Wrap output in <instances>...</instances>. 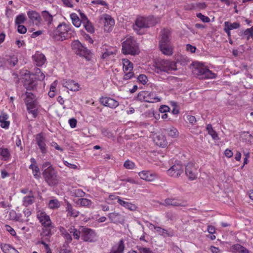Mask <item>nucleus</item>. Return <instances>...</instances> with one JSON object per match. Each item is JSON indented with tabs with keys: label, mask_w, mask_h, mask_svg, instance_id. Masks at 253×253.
<instances>
[{
	"label": "nucleus",
	"mask_w": 253,
	"mask_h": 253,
	"mask_svg": "<svg viewBox=\"0 0 253 253\" xmlns=\"http://www.w3.org/2000/svg\"><path fill=\"white\" fill-rule=\"evenodd\" d=\"M158 22L157 20L153 16L148 17L138 16L133 25V29L138 35L144 34L143 29L154 26Z\"/></svg>",
	"instance_id": "1"
},
{
	"label": "nucleus",
	"mask_w": 253,
	"mask_h": 253,
	"mask_svg": "<svg viewBox=\"0 0 253 253\" xmlns=\"http://www.w3.org/2000/svg\"><path fill=\"white\" fill-rule=\"evenodd\" d=\"M193 75L199 79H212L216 74L210 70L207 67L200 63H195L192 70Z\"/></svg>",
	"instance_id": "2"
},
{
	"label": "nucleus",
	"mask_w": 253,
	"mask_h": 253,
	"mask_svg": "<svg viewBox=\"0 0 253 253\" xmlns=\"http://www.w3.org/2000/svg\"><path fill=\"white\" fill-rule=\"evenodd\" d=\"M122 52L125 54L134 55L138 54L139 49L134 39L129 37L122 43Z\"/></svg>",
	"instance_id": "3"
},
{
	"label": "nucleus",
	"mask_w": 253,
	"mask_h": 253,
	"mask_svg": "<svg viewBox=\"0 0 253 253\" xmlns=\"http://www.w3.org/2000/svg\"><path fill=\"white\" fill-rule=\"evenodd\" d=\"M177 70L175 62L168 60H161L156 63L155 71L157 73L168 72Z\"/></svg>",
	"instance_id": "4"
},
{
	"label": "nucleus",
	"mask_w": 253,
	"mask_h": 253,
	"mask_svg": "<svg viewBox=\"0 0 253 253\" xmlns=\"http://www.w3.org/2000/svg\"><path fill=\"white\" fill-rule=\"evenodd\" d=\"M42 175L45 181L49 186H52L58 184L59 179L57 172L54 169H44Z\"/></svg>",
	"instance_id": "5"
},
{
	"label": "nucleus",
	"mask_w": 253,
	"mask_h": 253,
	"mask_svg": "<svg viewBox=\"0 0 253 253\" xmlns=\"http://www.w3.org/2000/svg\"><path fill=\"white\" fill-rule=\"evenodd\" d=\"M72 47L77 54L84 57L88 61L90 60L91 52L79 41H74L72 43Z\"/></svg>",
	"instance_id": "6"
},
{
	"label": "nucleus",
	"mask_w": 253,
	"mask_h": 253,
	"mask_svg": "<svg viewBox=\"0 0 253 253\" xmlns=\"http://www.w3.org/2000/svg\"><path fill=\"white\" fill-rule=\"evenodd\" d=\"M37 78L34 74L25 73L22 79V82L25 88L29 90H35L37 87Z\"/></svg>",
	"instance_id": "7"
},
{
	"label": "nucleus",
	"mask_w": 253,
	"mask_h": 253,
	"mask_svg": "<svg viewBox=\"0 0 253 253\" xmlns=\"http://www.w3.org/2000/svg\"><path fill=\"white\" fill-rule=\"evenodd\" d=\"M137 99L140 101L149 103H155L160 101L161 99L154 92H149L147 91H140L137 95Z\"/></svg>",
	"instance_id": "8"
},
{
	"label": "nucleus",
	"mask_w": 253,
	"mask_h": 253,
	"mask_svg": "<svg viewBox=\"0 0 253 253\" xmlns=\"http://www.w3.org/2000/svg\"><path fill=\"white\" fill-rule=\"evenodd\" d=\"M57 32L60 34V36H55L53 35L51 31L50 32V34L54 38L57 40V41H62L67 38L68 33L71 30V25L67 24L65 23H62L58 25Z\"/></svg>",
	"instance_id": "9"
},
{
	"label": "nucleus",
	"mask_w": 253,
	"mask_h": 253,
	"mask_svg": "<svg viewBox=\"0 0 253 253\" xmlns=\"http://www.w3.org/2000/svg\"><path fill=\"white\" fill-rule=\"evenodd\" d=\"M122 64L123 65V72L125 74L123 79L125 80L130 79L134 75L132 72L133 64L127 59H123Z\"/></svg>",
	"instance_id": "10"
},
{
	"label": "nucleus",
	"mask_w": 253,
	"mask_h": 253,
	"mask_svg": "<svg viewBox=\"0 0 253 253\" xmlns=\"http://www.w3.org/2000/svg\"><path fill=\"white\" fill-rule=\"evenodd\" d=\"M81 237L85 242H93L96 240V234L93 229L83 227L81 231Z\"/></svg>",
	"instance_id": "11"
},
{
	"label": "nucleus",
	"mask_w": 253,
	"mask_h": 253,
	"mask_svg": "<svg viewBox=\"0 0 253 253\" xmlns=\"http://www.w3.org/2000/svg\"><path fill=\"white\" fill-rule=\"evenodd\" d=\"M183 166L179 162H176L168 170V174L170 176L177 177L183 173Z\"/></svg>",
	"instance_id": "12"
},
{
	"label": "nucleus",
	"mask_w": 253,
	"mask_h": 253,
	"mask_svg": "<svg viewBox=\"0 0 253 253\" xmlns=\"http://www.w3.org/2000/svg\"><path fill=\"white\" fill-rule=\"evenodd\" d=\"M37 217L42 226L52 224L50 217L45 212L38 211L37 212Z\"/></svg>",
	"instance_id": "13"
},
{
	"label": "nucleus",
	"mask_w": 253,
	"mask_h": 253,
	"mask_svg": "<svg viewBox=\"0 0 253 253\" xmlns=\"http://www.w3.org/2000/svg\"><path fill=\"white\" fill-rule=\"evenodd\" d=\"M100 101L103 105L111 108H116L119 104L117 100L108 97H102L100 98Z\"/></svg>",
	"instance_id": "14"
},
{
	"label": "nucleus",
	"mask_w": 253,
	"mask_h": 253,
	"mask_svg": "<svg viewBox=\"0 0 253 253\" xmlns=\"http://www.w3.org/2000/svg\"><path fill=\"white\" fill-rule=\"evenodd\" d=\"M101 20H103L104 23V30L109 32L111 30V28L114 25L115 21L109 15L105 14L101 17Z\"/></svg>",
	"instance_id": "15"
},
{
	"label": "nucleus",
	"mask_w": 253,
	"mask_h": 253,
	"mask_svg": "<svg viewBox=\"0 0 253 253\" xmlns=\"http://www.w3.org/2000/svg\"><path fill=\"white\" fill-rule=\"evenodd\" d=\"M240 27V24L239 22L231 23L230 21H225L224 23V31L227 34L228 37L231 36V30L237 29Z\"/></svg>",
	"instance_id": "16"
},
{
	"label": "nucleus",
	"mask_w": 253,
	"mask_h": 253,
	"mask_svg": "<svg viewBox=\"0 0 253 253\" xmlns=\"http://www.w3.org/2000/svg\"><path fill=\"white\" fill-rule=\"evenodd\" d=\"M53 228L52 224H50L49 226H44L42 228V231L41 233V236L42 237L41 239H44V240L47 242H50V238L53 234L51 231L52 228Z\"/></svg>",
	"instance_id": "17"
},
{
	"label": "nucleus",
	"mask_w": 253,
	"mask_h": 253,
	"mask_svg": "<svg viewBox=\"0 0 253 253\" xmlns=\"http://www.w3.org/2000/svg\"><path fill=\"white\" fill-rule=\"evenodd\" d=\"M140 177L146 181H152L158 177V175L155 172L150 171L143 170L138 173Z\"/></svg>",
	"instance_id": "18"
},
{
	"label": "nucleus",
	"mask_w": 253,
	"mask_h": 253,
	"mask_svg": "<svg viewBox=\"0 0 253 253\" xmlns=\"http://www.w3.org/2000/svg\"><path fill=\"white\" fill-rule=\"evenodd\" d=\"M197 169L193 164H188L185 167V174L190 180H194L196 178Z\"/></svg>",
	"instance_id": "19"
},
{
	"label": "nucleus",
	"mask_w": 253,
	"mask_h": 253,
	"mask_svg": "<svg viewBox=\"0 0 253 253\" xmlns=\"http://www.w3.org/2000/svg\"><path fill=\"white\" fill-rule=\"evenodd\" d=\"M171 32L168 29H164L160 32L159 43H170Z\"/></svg>",
	"instance_id": "20"
},
{
	"label": "nucleus",
	"mask_w": 253,
	"mask_h": 253,
	"mask_svg": "<svg viewBox=\"0 0 253 253\" xmlns=\"http://www.w3.org/2000/svg\"><path fill=\"white\" fill-rule=\"evenodd\" d=\"M43 22L46 25L47 29L53 26V16L47 10L42 11L41 13Z\"/></svg>",
	"instance_id": "21"
},
{
	"label": "nucleus",
	"mask_w": 253,
	"mask_h": 253,
	"mask_svg": "<svg viewBox=\"0 0 253 253\" xmlns=\"http://www.w3.org/2000/svg\"><path fill=\"white\" fill-rule=\"evenodd\" d=\"M37 143L39 147L41 152L43 154L46 153L47 150L45 144V139L41 133L37 135L36 137Z\"/></svg>",
	"instance_id": "22"
},
{
	"label": "nucleus",
	"mask_w": 253,
	"mask_h": 253,
	"mask_svg": "<svg viewBox=\"0 0 253 253\" xmlns=\"http://www.w3.org/2000/svg\"><path fill=\"white\" fill-rule=\"evenodd\" d=\"M108 216L112 222L116 224H122L125 221L124 216L118 212H114L110 213L108 214Z\"/></svg>",
	"instance_id": "23"
},
{
	"label": "nucleus",
	"mask_w": 253,
	"mask_h": 253,
	"mask_svg": "<svg viewBox=\"0 0 253 253\" xmlns=\"http://www.w3.org/2000/svg\"><path fill=\"white\" fill-rule=\"evenodd\" d=\"M159 47L162 53L166 55H171L173 54V46L171 43H159Z\"/></svg>",
	"instance_id": "24"
},
{
	"label": "nucleus",
	"mask_w": 253,
	"mask_h": 253,
	"mask_svg": "<svg viewBox=\"0 0 253 253\" xmlns=\"http://www.w3.org/2000/svg\"><path fill=\"white\" fill-rule=\"evenodd\" d=\"M29 18L33 22H35L37 25L41 23L42 18L40 14L35 10H29L27 12Z\"/></svg>",
	"instance_id": "25"
},
{
	"label": "nucleus",
	"mask_w": 253,
	"mask_h": 253,
	"mask_svg": "<svg viewBox=\"0 0 253 253\" xmlns=\"http://www.w3.org/2000/svg\"><path fill=\"white\" fill-rule=\"evenodd\" d=\"M162 205L169 207H184L186 205L180 203L179 201H177L175 198H168L165 200L164 202L162 204Z\"/></svg>",
	"instance_id": "26"
},
{
	"label": "nucleus",
	"mask_w": 253,
	"mask_h": 253,
	"mask_svg": "<svg viewBox=\"0 0 253 253\" xmlns=\"http://www.w3.org/2000/svg\"><path fill=\"white\" fill-rule=\"evenodd\" d=\"M124 249V242L123 240H121L117 244L112 247L109 253H123Z\"/></svg>",
	"instance_id": "27"
},
{
	"label": "nucleus",
	"mask_w": 253,
	"mask_h": 253,
	"mask_svg": "<svg viewBox=\"0 0 253 253\" xmlns=\"http://www.w3.org/2000/svg\"><path fill=\"white\" fill-rule=\"evenodd\" d=\"M33 58L37 66H42L46 61L45 56L39 52H37L33 55Z\"/></svg>",
	"instance_id": "28"
},
{
	"label": "nucleus",
	"mask_w": 253,
	"mask_h": 253,
	"mask_svg": "<svg viewBox=\"0 0 253 253\" xmlns=\"http://www.w3.org/2000/svg\"><path fill=\"white\" fill-rule=\"evenodd\" d=\"M115 199H117L118 203L126 209L130 211H135L136 210L137 207L135 205L122 200L119 196L115 197Z\"/></svg>",
	"instance_id": "29"
},
{
	"label": "nucleus",
	"mask_w": 253,
	"mask_h": 253,
	"mask_svg": "<svg viewBox=\"0 0 253 253\" xmlns=\"http://www.w3.org/2000/svg\"><path fill=\"white\" fill-rule=\"evenodd\" d=\"M26 103L28 113L32 114L34 118H36L38 115L37 103L30 102Z\"/></svg>",
	"instance_id": "30"
},
{
	"label": "nucleus",
	"mask_w": 253,
	"mask_h": 253,
	"mask_svg": "<svg viewBox=\"0 0 253 253\" xmlns=\"http://www.w3.org/2000/svg\"><path fill=\"white\" fill-rule=\"evenodd\" d=\"M117 50L116 47H110L105 49V51L102 53V58L103 59L108 60L110 56L116 55Z\"/></svg>",
	"instance_id": "31"
},
{
	"label": "nucleus",
	"mask_w": 253,
	"mask_h": 253,
	"mask_svg": "<svg viewBox=\"0 0 253 253\" xmlns=\"http://www.w3.org/2000/svg\"><path fill=\"white\" fill-rule=\"evenodd\" d=\"M8 115L5 113H2L0 115V126L3 128H8L10 122L7 121Z\"/></svg>",
	"instance_id": "32"
},
{
	"label": "nucleus",
	"mask_w": 253,
	"mask_h": 253,
	"mask_svg": "<svg viewBox=\"0 0 253 253\" xmlns=\"http://www.w3.org/2000/svg\"><path fill=\"white\" fill-rule=\"evenodd\" d=\"M64 86L68 89L71 91H77L79 90V85L78 83L74 81L71 80L66 81L64 83Z\"/></svg>",
	"instance_id": "33"
},
{
	"label": "nucleus",
	"mask_w": 253,
	"mask_h": 253,
	"mask_svg": "<svg viewBox=\"0 0 253 253\" xmlns=\"http://www.w3.org/2000/svg\"><path fill=\"white\" fill-rule=\"evenodd\" d=\"M154 141L157 145L165 147L167 146L168 142L166 139V137L163 135H159L156 136L155 138Z\"/></svg>",
	"instance_id": "34"
},
{
	"label": "nucleus",
	"mask_w": 253,
	"mask_h": 253,
	"mask_svg": "<svg viewBox=\"0 0 253 253\" xmlns=\"http://www.w3.org/2000/svg\"><path fill=\"white\" fill-rule=\"evenodd\" d=\"M66 210L68 212V215L73 216L74 217H77L79 215V211L74 209L72 205L68 202H67Z\"/></svg>",
	"instance_id": "35"
},
{
	"label": "nucleus",
	"mask_w": 253,
	"mask_h": 253,
	"mask_svg": "<svg viewBox=\"0 0 253 253\" xmlns=\"http://www.w3.org/2000/svg\"><path fill=\"white\" fill-rule=\"evenodd\" d=\"M150 226H152L156 231L159 233V234L162 236H171L172 235L169 233L168 231L165 229L162 228L159 226H156L154 225L152 223H150ZM150 226H149V228Z\"/></svg>",
	"instance_id": "36"
},
{
	"label": "nucleus",
	"mask_w": 253,
	"mask_h": 253,
	"mask_svg": "<svg viewBox=\"0 0 253 253\" xmlns=\"http://www.w3.org/2000/svg\"><path fill=\"white\" fill-rule=\"evenodd\" d=\"M70 17L73 24L76 27H79L81 25V21L77 14L73 13L70 14Z\"/></svg>",
	"instance_id": "37"
},
{
	"label": "nucleus",
	"mask_w": 253,
	"mask_h": 253,
	"mask_svg": "<svg viewBox=\"0 0 253 253\" xmlns=\"http://www.w3.org/2000/svg\"><path fill=\"white\" fill-rule=\"evenodd\" d=\"M232 249L239 253H249V251L246 248L239 244L233 245Z\"/></svg>",
	"instance_id": "38"
},
{
	"label": "nucleus",
	"mask_w": 253,
	"mask_h": 253,
	"mask_svg": "<svg viewBox=\"0 0 253 253\" xmlns=\"http://www.w3.org/2000/svg\"><path fill=\"white\" fill-rule=\"evenodd\" d=\"M207 130L208 133L211 135L212 138L214 140L218 139V134L216 132L213 130L211 125L208 124L207 126Z\"/></svg>",
	"instance_id": "39"
},
{
	"label": "nucleus",
	"mask_w": 253,
	"mask_h": 253,
	"mask_svg": "<svg viewBox=\"0 0 253 253\" xmlns=\"http://www.w3.org/2000/svg\"><path fill=\"white\" fill-rule=\"evenodd\" d=\"M29 169L32 170L33 175L35 178L39 179L40 178V169L37 166L34 164H31L29 166Z\"/></svg>",
	"instance_id": "40"
},
{
	"label": "nucleus",
	"mask_w": 253,
	"mask_h": 253,
	"mask_svg": "<svg viewBox=\"0 0 253 253\" xmlns=\"http://www.w3.org/2000/svg\"><path fill=\"white\" fill-rule=\"evenodd\" d=\"M35 199V197L32 195L24 197L23 201V205L27 207L32 205L34 203Z\"/></svg>",
	"instance_id": "41"
},
{
	"label": "nucleus",
	"mask_w": 253,
	"mask_h": 253,
	"mask_svg": "<svg viewBox=\"0 0 253 253\" xmlns=\"http://www.w3.org/2000/svg\"><path fill=\"white\" fill-rule=\"evenodd\" d=\"M241 36H244L247 40H249L251 37L253 36V26L250 28L247 29L244 32H241Z\"/></svg>",
	"instance_id": "42"
},
{
	"label": "nucleus",
	"mask_w": 253,
	"mask_h": 253,
	"mask_svg": "<svg viewBox=\"0 0 253 253\" xmlns=\"http://www.w3.org/2000/svg\"><path fill=\"white\" fill-rule=\"evenodd\" d=\"M168 135L172 137H176L178 136L179 132L176 128L174 127H170L166 129Z\"/></svg>",
	"instance_id": "43"
},
{
	"label": "nucleus",
	"mask_w": 253,
	"mask_h": 253,
	"mask_svg": "<svg viewBox=\"0 0 253 253\" xmlns=\"http://www.w3.org/2000/svg\"><path fill=\"white\" fill-rule=\"evenodd\" d=\"M25 94L26 96V98L25 99L26 103H29L30 102L37 103L36 100V96L33 93L26 92Z\"/></svg>",
	"instance_id": "44"
},
{
	"label": "nucleus",
	"mask_w": 253,
	"mask_h": 253,
	"mask_svg": "<svg viewBox=\"0 0 253 253\" xmlns=\"http://www.w3.org/2000/svg\"><path fill=\"white\" fill-rule=\"evenodd\" d=\"M78 204L83 207H89L91 204V201L88 199L81 198L79 199Z\"/></svg>",
	"instance_id": "45"
},
{
	"label": "nucleus",
	"mask_w": 253,
	"mask_h": 253,
	"mask_svg": "<svg viewBox=\"0 0 253 253\" xmlns=\"http://www.w3.org/2000/svg\"><path fill=\"white\" fill-rule=\"evenodd\" d=\"M26 17L24 14H21L17 15L15 18V25H21L25 22Z\"/></svg>",
	"instance_id": "46"
},
{
	"label": "nucleus",
	"mask_w": 253,
	"mask_h": 253,
	"mask_svg": "<svg viewBox=\"0 0 253 253\" xmlns=\"http://www.w3.org/2000/svg\"><path fill=\"white\" fill-rule=\"evenodd\" d=\"M47 30V33L49 35L50 37H51L54 41H57V40L56 39H55V38H54L53 37V36H52V35L50 33V32L51 31V33L53 35H55V36H56V35L59 36H60V34L59 33H58V32H56L57 31V27H56L55 28L52 26Z\"/></svg>",
	"instance_id": "47"
},
{
	"label": "nucleus",
	"mask_w": 253,
	"mask_h": 253,
	"mask_svg": "<svg viewBox=\"0 0 253 253\" xmlns=\"http://www.w3.org/2000/svg\"><path fill=\"white\" fill-rule=\"evenodd\" d=\"M136 248L139 253H154L150 248L144 247L142 246L137 245Z\"/></svg>",
	"instance_id": "48"
},
{
	"label": "nucleus",
	"mask_w": 253,
	"mask_h": 253,
	"mask_svg": "<svg viewBox=\"0 0 253 253\" xmlns=\"http://www.w3.org/2000/svg\"><path fill=\"white\" fill-rule=\"evenodd\" d=\"M18 62V59L16 57H10L9 59L6 60V65L8 64L11 67H14Z\"/></svg>",
	"instance_id": "49"
},
{
	"label": "nucleus",
	"mask_w": 253,
	"mask_h": 253,
	"mask_svg": "<svg viewBox=\"0 0 253 253\" xmlns=\"http://www.w3.org/2000/svg\"><path fill=\"white\" fill-rule=\"evenodd\" d=\"M49 207L51 209L58 208L60 207V203L57 199L51 200L49 202Z\"/></svg>",
	"instance_id": "50"
},
{
	"label": "nucleus",
	"mask_w": 253,
	"mask_h": 253,
	"mask_svg": "<svg viewBox=\"0 0 253 253\" xmlns=\"http://www.w3.org/2000/svg\"><path fill=\"white\" fill-rule=\"evenodd\" d=\"M0 155L5 160L8 158L10 156L9 152L7 148H0Z\"/></svg>",
	"instance_id": "51"
},
{
	"label": "nucleus",
	"mask_w": 253,
	"mask_h": 253,
	"mask_svg": "<svg viewBox=\"0 0 253 253\" xmlns=\"http://www.w3.org/2000/svg\"><path fill=\"white\" fill-rule=\"evenodd\" d=\"M84 26L88 32L93 33L94 32V29L90 21H88L87 23H84Z\"/></svg>",
	"instance_id": "52"
},
{
	"label": "nucleus",
	"mask_w": 253,
	"mask_h": 253,
	"mask_svg": "<svg viewBox=\"0 0 253 253\" xmlns=\"http://www.w3.org/2000/svg\"><path fill=\"white\" fill-rule=\"evenodd\" d=\"M124 166L126 169H133L135 167V164L132 161L127 160L125 162Z\"/></svg>",
	"instance_id": "53"
},
{
	"label": "nucleus",
	"mask_w": 253,
	"mask_h": 253,
	"mask_svg": "<svg viewBox=\"0 0 253 253\" xmlns=\"http://www.w3.org/2000/svg\"><path fill=\"white\" fill-rule=\"evenodd\" d=\"M166 217L168 220H175L176 219V215L172 212H168L166 214Z\"/></svg>",
	"instance_id": "54"
},
{
	"label": "nucleus",
	"mask_w": 253,
	"mask_h": 253,
	"mask_svg": "<svg viewBox=\"0 0 253 253\" xmlns=\"http://www.w3.org/2000/svg\"><path fill=\"white\" fill-rule=\"evenodd\" d=\"M137 79L141 83L143 84H145L147 83L148 81L147 77L146 75L142 74L140 75L138 77Z\"/></svg>",
	"instance_id": "55"
},
{
	"label": "nucleus",
	"mask_w": 253,
	"mask_h": 253,
	"mask_svg": "<svg viewBox=\"0 0 253 253\" xmlns=\"http://www.w3.org/2000/svg\"><path fill=\"white\" fill-rule=\"evenodd\" d=\"M245 139L250 143H253V136L250 134L248 132H244Z\"/></svg>",
	"instance_id": "56"
},
{
	"label": "nucleus",
	"mask_w": 253,
	"mask_h": 253,
	"mask_svg": "<svg viewBox=\"0 0 253 253\" xmlns=\"http://www.w3.org/2000/svg\"><path fill=\"white\" fill-rule=\"evenodd\" d=\"M5 230L8 231L12 236H16V233L13 228L8 225H5Z\"/></svg>",
	"instance_id": "57"
},
{
	"label": "nucleus",
	"mask_w": 253,
	"mask_h": 253,
	"mask_svg": "<svg viewBox=\"0 0 253 253\" xmlns=\"http://www.w3.org/2000/svg\"><path fill=\"white\" fill-rule=\"evenodd\" d=\"M197 16L200 18L204 22H209L210 21V18L201 13L197 14Z\"/></svg>",
	"instance_id": "58"
},
{
	"label": "nucleus",
	"mask_w": 253,
	"mask_h": 253,
	"mask_svg": "<svg viewBox=\"0 0 253 253\" xmlns=\"http://www.w3.org/2000/svg\"><path fill=\"white\" fill-rule=\"evenodd\" d=\"M17 31L18 33L20 34H25L27 32V28L25 26L23 25H17Z\"/></svg>",
	"instance_id": "59"
},
{
	"label": "nucleus",
	"mask_w": 253,
	"mask_h": 253,
	"mask_svg": "<svg viewBox=\"0 0 253 253\" xmlns=\"http://www.w3.org/2000/svg\"><path fill=\"white\" fill-rule=\"evenodd\" d=\"M75 195L76 197H82L85 195V193L81 189H78L75 190Z\"/></svg>",
	"instance_id": "60"
},
{
	"label": "nucleus",
	"mask_w": 253,
	"mask_h": 253,
	"mask_svg": "<svg viewBox=\"0 0 253 253\" xmlns=\"http://www.w3.org/2000/svg\"><path fill=\"white\" fill-rule=\"evenodd\" d=\"M91 2L93 4H100L105 7H108L107 3L106 1L102 0H94L92 1Z\"/></svg>",
	"instance_id": "61"
},
{
	"label": "nucleus",
	"mask_w": 253,
	"mask_h": 253,
	"mask_svg": "<svg viewBox=\"0 0 253 253\" xmlns=\"http://www.w3.org/2000/svg\"><path fill=\"white\" fill-rule=\"evenodd\" d=\"M101 133L104 136H107L109 138L112 136V133L109 131L107 129L105 128L101 129Z\"/></svg>",
	"instance_id": "62"
},
{
	"label": "nucleus",
	"mask_w": 253,
	"mask_h": 253,
	"mask_svg": "<svg viewBox=\"0 0 253 253\" xmlns=\"http://www.w3.org/2000/svg\"><path fill=\"white\" fill-rule=\"evenodd\" d=\"M72 234L75 239L79 240L81 235V231H80L79 230H78L77 229H76Z\"/></svg>",
	"instance_id": "63"
},
{
	"label": "nucleus",
	"mask_w": 253,
	"mask_h": 253,
	"mask_svg": "<svg viewBox=\"0 0 253 253\" xmlns=\"http://www.w3.org/2000/svg\"><path fill=\"white\" fill-rule=\"evenodd\" d=\"M46 241L44 240V239H41V241H39L37 242V244H42L44 246L45 249L46 250H49L50 249L49 248V245L46 243Z\"/></svg>",
	"instance_id": "64"
}]
</instances>
